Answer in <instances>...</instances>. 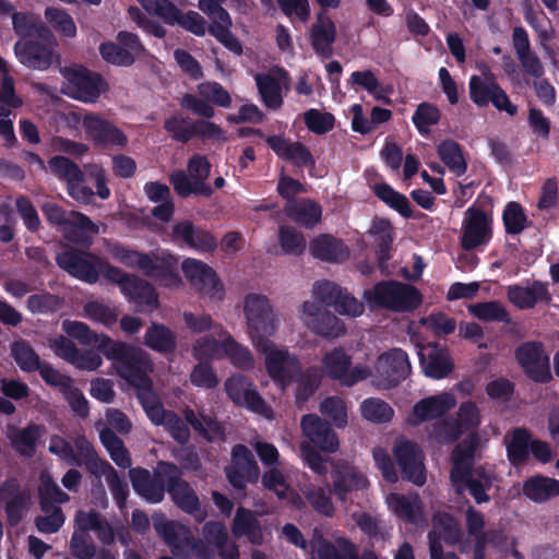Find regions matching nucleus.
Here are the masks:
<instances>
[{"mask_svg":"<svg viewBox=\"0 0 559 559\" xmlns=\"http://www.w3.org/2000/svg\"><path fill=\"white\" fill-rule=\"evenodd\" d=\"M105 356L114 361L118 374L135 389V396L141 406L157 396L150 377L153 364L145 352L123 342L114 341L105 352Z\"/></svg>","mask_w":559,"mask_h":559,"instance_id":"nucleus-1","label":"nucleus"},{"mask_svg":"<svg viewBox=\"0 0 559 559\" xmlns=\"http://www.w3.org/2000/svg\"><path fill=\"white\" fill-rule=\"evenodd\" d=\"M300 426L302 433L308 439L299 445L300 456L305 465L313 473L325 476L330 460L323 457L320 451L324 453L336 452L340 447L338 437L330 423L316 414L304 415Z\"/></svg>","mask_w":559,"mask_h":559,"instance_id":"nucleus-2","label":"nucleus"},{"mask_svg":"<svg viewBox=\"0 0 559 559\" xmlns=\"http://www.w3.org/2000/svg\"><path fill=\"white\" fill-rule=\"evenodd\" d=\"M370 309H385L393 312H413L423 302L421 293L403 282H376L371 289L364 292Z\"/></svg>","mask_w":559,"mask_h":559,"instance_id":"nucleus-3","label":"nucleus"},{"mask_svg":"<svg viewBox=\"0 0 559 559\" xmlns=\"http://www.w3.org/2000/svg\"><path fill=\"white\" fill-rule=\"evenodd\" d=\"M177 472V465L171 462L159 461L153 473L143 467L129 469V477L133 490L150 503H160L169 488V477Z\"/></svg>","mask_w":559,"mask_h":559,"instance_id":"nucleus-4","label":"nucleus"},{"mask_svg":"<svg viewBox=\"0 0 559 559\" xmlns=\"http://www.w3.org/2000/svg\"><path fill=\"white\" fill-rule=\"evenodd\" d=\"M55 46L53 36L47 31L36 37L17 40L14 44V55L26 68L44 71L59 61Z\"/></svg>","mask_w":559,"mask_h":559,"instance_id":"nucleus-5","label":"nucleus"},{"mask_svg":"<svg viewBox=\"0 0 559 559\" xmlns=\"http://www.w3.org/2000/svg\"><path fill=\"white\" fill-rule=\"evenodd\" d=\"M255 349L265 355V368L270 378L282 386L289 385L297 373H300V361L287 349H277L267 338H259L253 343Z\"/></svg>","mask_w":559,"mask_h":559,"instance_id":"nucleus-6","label":"nucleus"},{"mask_svg":"<svg viewBox=\"0 0 559 559\" xmlns=\"http://www.w3.org/2000/svg\"><path fill=\"white\" fill-rule=\"evenodd\" d=\"M514 358L525 376L533 382L546 384L552 381L550 357L546 353L543 342H522L514 350Z\"/></svg>","mask_w":559,"mask_h":559,"instance_id":"nucleus-7","label":"nucleus"},{"mask_svg":"<svg viewBox=\"0 0 559 559\" xmlns=\"http://www.w3.org/2000/svg\"><path fill=\"white\" fill-rule=\"evenodd\" d=\"M211 171V164L205 156L193 155L188 162V174L182 170L170 176L175 191L181 197L198 194L211 197L213 189L206 182Z\"/></svg>","mask_w":559,"mask_h":559,"instance_id":"nucleus-8","label":"nucleus"},{"mask_svg":"<svg viewBox=\"0 0 559 559\" xmlns=\"http://www.w3.org/2000/svg\"><path fill=\"white\" fill-rule=\"evenodd\" d=\"M57 263L70 276L81 280H96L99 276L115 280L119 275L118 270L110 266L107 262L94 255L73 250H66L58 254Z\"/></svg>","mask_w":559,"mask_h":559,"instance_id":"nucleus-9","label":"nucleus"},{"mask_svg":"<svg viewBox=\"0 0 559 559\" xmlns=\"http://www.w3.org/2000/svg\"><path fill=\"white\" fill-rule=\"evenodd\" d=\"M492 214L480 206H469L461 226L460 243L464 250H474L486 246L492 237Z\"/></svg>","mask_w":559,"mask_h":559,"instance_id":"nucleus-10","label":"nucleus"},{"mask_svg":"<svg viewBox=\"0 0 559 559\" xmlns=\"http://www.w3.org/2000/svg\"><path fill=\"white\" fill-rule=\"evenodd\" d=\"M225 391L231 402L264 418H273V409L246 376L234 374L225 381Z\"/></svg>","mask_w":559,"mask_h":559,"instance_id":"nucleus-11","label":"nucleus"},{"mask_svg":"<svg viewBox=\"0 0 559 559\" xmlns=\"http://www.w3.org/2000/svg\"><path fill=\"white\" fill-rule=\"evenodd\" d=\"M112 255L120 263L138 269L145 275L164 274L175 269L178 263V259L169 252L163 251L145 254L121 246L112 248Z\"/></svg>","mask_w":559,"mask_h":559,"instance_id":"nucleus-12","label":"nucleus"},{"mask_svg":"<svg viewBox=\"0 0 559 559\" xmlns=\"http://www.w3.org/2000/svg\"><path fill=\"white\" fill-rule=\"evenodd\" d=\"M457 495L467 491L477 504L490 501L489 491L497 480V474L492 467L480 464L476 468L464 472L450 478Z\"/></svg>","mask_w":559,"mask_h":559,"instance_id":"nucleus-13","label":"nucleus"},{"mask_svg":"<svg viewBox=\"0 0 559 559\" xmlns=\"http://www.w3.org/2000/svg\"><path fill=\"white\" fill-rule=\"evenodd\" d=\"M63 75L62 92L83 103H95L107 87L100 75L85 69H64Z\"/></svg>","mask_w":559,"mask_h":559,"instance_id":"nucleus-14","label":"nucleus"},{"mask_svg":"<svg viewBox=\"0 0 559 559\" xmlns=\"http://www.w3.org/2000/svg\"><path fill=\"white\" fill-rule=\"evenodd\" d=\"M393 456L403 480L416 486H423L426 483L425 456L417 443L408 439L396 440L393 447Z\"/></svg>","mask_w":559,"mask_h":559,"instance_id":"nucleus-15","label":"nucleus"},{"mask_svg":"<svg viewBox=\"0 0 559 559\" xmlns=\"http://www.w3.org/2000/svg\"><path fill=\"white\" fill-rule=\"evenodd\" d=\"M245 313L252 343L259 338H267L275 332V317L265 296L248 295L245 300Z\"/></svg>","mask_w":559,"mask_h":559,"instance_id":"nucleus-16","label":"nucleus"},{"mask_svg":"<svg viewBox=\"0 0 559 559\" xmlns=\"http://www.w3.org/2000/svg\"><path fill=\"white\" fill-rule=\"evenodd\" d=\"M312 293L324 306L333 307L341 316L357 318L365 311L364 304L336 282H317Z\"/></svg>","mask_w":559,"mask_h":559,"instance_id":"nucleus-17","label":"nucleus"},{"mask_svg":"<svg viewBox=\"0 0 559 559\" xmlns=\"http://www.w3.org/2000/svg\"><path fill=\"white\" fill-rule=\"evenodd\" d=\"M144 52L145 49L138 35L127 31L117 34V43L108 41L99 46V53L103 59L120 67L131 66Z\"/></svg>","mask_w":559,"mask_h":559,"instance_id":"nucleus-18","label":"nucleus"},{"mask_svg":"<svg viewBox=\"0 0 559 559\" xmlns=\"http://www.w3.org/2000/svg\"><path fill=\"white\" fill-rule=\"evenodd\" d=\"M332 492L341 502H346L349 493L362 490L368 486V479L362 472L347 461H331Z\"/></svg>","mask_w":559,"mask_h":559,"instance_id":"nucleus-19","label":"nucleus"},{"mask_svg":"<svg viewBox=\"0 0 559 559\" xmlns=\"http://www.w3.org/2000/svg\"><path fill=\"white\" fill-rule=\"evenodd\" d=\"M142 407L148 419L155 426H165L177 443L185 445L189 442L190 430L188 425L176 412L165 409L158 395Z\"/></svg>","mask_w":559,"mask_h":559,"instance_id":"nucleus-20","label":"nucleus"},{"mask_svg":"<svg viewBox=\"0 0 559 559\" xmlns=\"http://www.w3.org/2000/svg\"><path fill=\"white\" fill-rule=\"evenodd\" d=\"M322 364L329 378L338 380L341 384L346 386H353L369 374L366 368H350L352 358L341 347L325 354Z\"/></svg>","mask_w":559,"mask_h":559,"instance_id":"nucleus-21","label":"nucleus"},{"mask_svg":"<svg viewBox=\"0 0 559 559\" xmlns=\"http://www.w3.org/2000/svg\"><path fill=\"white\" fill-rule=\"evenodd\" d=\"M254 81L262 103L270 109L277 110L283 105V93L289 88V78L282 69H271L258 73Z\"/></svg>","mask_w":559,"mask_h":559,"instance_id":"nucleus-22","label":"nucleus"},{"mask_svg":"<svg viewBox=\"0 0 559 559\" xmlns=\"http://www.w3.org/2000/svg\"><path fill=\"white\" fill-rule=\"evenodd\" d=\"M412 367L407 354L401 348H392L380 355L377 373L385 388L397 386L411 373Z\"/></svg>","mask_w":559,"mask_h":559,"instance_id":"nucleus-23","label":"nucleus"},{"mask_svg":"<svg viewBox=\"0 0 559 559\" xmlns=\"http://www.w3.org/2000/svg\"><path fill=\"white\" fill-rule=\"evenodd\" d=\"M173 240L187 245L198 251H212L217 246V239L209 231L193 225L190 221H181L174 225Z\"/></svg>","mask_w":559,"mask_h":559,"instance_id":"nucleus-24","label":"nucleus"},{"mask_svg":"<svg viewBox=\"0 0 559 559\" xmlns=\"http://www.w3.org/2000/svg\"><path fill=\"white\" fill-rule=\"evenodd\" d=\"M181 469L177 466V472L169 477V493L174 503L187 514L198 515L201 513V503L198 495L191 485L181 478Z\"/></svg>","mask_w":559,"mask_h":559,"instance_id":"nucleus-25","label":"nucleus"},{"mask_svg":"<svg viewBox=\"0 0 559 559\" xmlns=\"http://www.w3.org/2000/svg\"><path fill=\"white\" fill-rule=\"evenodd\" d=\"M427 353H419V360L425 374L431 379L447 378L454 369L453 359L448 348L438 345L426 348Z\"/></svg>","mask_w":559,"mask_h":559,"instance_id":"nucleus-26","label":"nucleus"},{"mask_svg":"<svg viewBox=\"0 0 559 559\" xmlns=\"http://www.w3.org/2000/svg\"><path fill=\"white\" fill-rule=\"evenodd\" d=\"M454 405L449 394H438L418 401L412 411L409 423L417 426L424 421L442 417Z\"/></svg>","mask_w":559,"mask_h":559,"instance_id":"nucleus-27","label":"nucleus"},{"mask_svg":"<svg viewBox=\"0 0 559 559\" xmlns=\"http://www.w3.org/2000/svg\"><path fill=\"white\" fill-rule=\"evenodd\" d=\"M270 147L283 159L297 166L312 167L314 159L309 150L300 142H292L280 135H271L265 139Z\"/></svg>","mask_w":559,"mask_h":559,"instance_id":"nucleus-28","label":"nucleus"},{"mask_svg":"<svg viewBox=\"0 0 559 559\" xmlns=\"http://www.w3.org/2000/svg\"><path fill=\"white\" fill-rule=\"evenodd\" d=\"M135 305L136 311H152L158 306V295L152 282H112Z\"/></svg>","mask_w":559,"mask_h":559,"instance_id":"nucleus-29","label":"nucleus"},{"mask_svg":"<svg viewBox=\"0 0 559 559\" xmlns=\"http://www.w3.org/2000/svg\"><path fill=\"white\" fill-rule=\"evenodd\" d=\"M99 233V226L86 215L71 211L62 228V236L70 242L87 245Z\"/></svg>","mask_w":559,"mask_h":559,"instance_id":"nucleus-30","label":"nucleus"},{"mask_svg":"<svg viewBox=\"0 0 559 559\" xmlns=\"http://www.w3.org/2000/svg\"><path fill=\"white\" fill-rule=\"evenodd\" d=\"M480 439L476 431L464 438L452 451L450 478L476 468L475 456Z\"/></svg>","mask_w":559,"mask_h":559,"instance_id":"nucleus-31","label":"nucleus"},{"mask_svg":"<svg viewBox=\"0 0 559 559\" xmlns=\"http://www.w3.org/2000/svg\"><path fill=\"white\" fill-rule=\"evenodd\" d=\"M522 493L535 503H544L559 496V480L542 474L526 478Z\"/></svg>","mask_w":559,"mask_h":559,"instance_id":"nucleus-32","label":"nucleus"},{"mask_svg":"<svg viewBox=\"0 0 559 559\" xmlns=\"http://www.w3.org/2000/svg\"><path fill=\"white\" fill-rule=\"evenodd\" d=\"M62 328L68 336L79 341L84 346L95 347L105 356V352L110 347L114 341L106 334H97L90 326L80 321L66 320Z\"/></svg>","mask_w":559,"mask_h":559,"instance_id":"nucleus-33","label":"nucleus"},{"mask_svg":"<svg viewBox=\"0 0 559 559\" xmlns=\"http://www.w3.org/2000/svg\"><path fill=\"white\" fill-rule=\"evenodd\" d=\"M62 328L68 336L79 341L84 346L95 347L105 356V352L110 347L114 341L106 334H97L90 326L80 321L66 320Z\"/></svg>","mask_w":559,"mask_h":559,"instance_id":"nucleus-34","label":"nucleus"},{"mask_svg":"<svg viewBox=\"0 0 559 559\" xmlns=\"http://www.w3.org/2000/svg\"><path fill=\"white\" fill-rule=\"evenodd\" d=\"M310 253L322 261L342 262L349 257L348 248L331 235H320L309 246Z\"/></svg>","mask_w":559,"mask_h":559,"instance_id":"nucleus-35","label":"nucleus"},{"mask_svg":"<svg viewBox=\"0 0 559 559\" xmlns=\"http://www.w3.org/2000/svg\"><path fill=\"white\" fill-rule=\"evenodd\" d=\"M74 447L80 454L82 465L93 476L100 478L111 474L115 468L110 463L98 456L94 445L85 438V436H79L74 440Z\"/></svg>","mask_w":559,"mask_h":559,"instance_id":"nucleus-36","label":"nucleus"},{"mask_svg":"<svg viewBox=\"0 0 559 559\" xmlns=\"http://www.w3.org/2000/svg\"><path fill=\"white\" fill-rule=\"evenodd\" d=\"M335 37L336 28L333 21L328 15L320 13L310 31V39L316 52L324 57L330 56Z\"/></svg>","mask_w":559,"mask_h":559,"instance_id":"nucleus-37","label":"nucleus"},{"mask_svg":"<svg viewBox=\"0 0 559 559\" xmlns=\"http://www.w3.org/2000/svg\"><path fill=\"white\" fill-rule=\"evenodd\" d=\"M479 70L480 75H473L469 80V96L476 105L487 106L499 85L487 66H479Z\"/></svg>","mask_w":559,"mask_h":559,"instance_id":"nucleus-38","label":"nucleus"},{"mask_svg":"<svg viewBox=\"0 0 559 559\" xmlns=\"http://www.w3.org/2000/svg\"><path fill=\"white\" fill-rule=\"evenodd\" d=\"M231 532L234 536H247L249 542L253 545L262 544L261 525L253 511L239 507L236 511Z\"/></svg>","mask_w":559,"mask_h":559,"instance_id":"nucleus-39","label":"nucleus"},{"mask_svg":"<svg viewBox=\"0 0 559 559\" xmlns=\"http://www.w3.org/2000/svg\"><path fill=\"white\" fill-rule=\"evenodd\" d=\"M532 435L525 428H514L506 442L507 457L514 467L525 464L530 459Z\"/></svg>","mask_w":559,"mask_h":559,"instance_id":"nucleus-40","label":"nucleus"},{"mask_svg":"<svg viewBox=\"0 0 559 559\" xmlns=\"http://www.w3.org/2000/svg\"><path fill=\"white\" fill-rule=\"evenodd\" d=\"M144 344L154 352L171 354L177 348V337L168 326L153 322L145 332Z\"/></svg>","mask_w":559,"mask_h":559,"instance_id":"nucleus-41","label":"nucleus"},{"mask_svg":"<svg viewBox=\"0 0 559 559\" xmlns=\"http://www.w3.org/2000/svg\"><path fill=\"white\" fill-rule=\"evenodd\" d=\"M322 370L320 367L311 366L300 373H297L294 381H296L295 400L296 405L301 408L306 402L317 392L321 384Z\"/></svg>","mask_w":559,"mask_h":559,"instance_id":"nucleus-42","label":"nucleus"},{"mask_svg":"<svg viewBox=\"0 0 559 559\" xmlns=\"http://www.w3.org/2000/svg\"><path fill=\"white\" fill-rule=\"evenodd\" d=\"M547 294L546 285L543 282H533L531 287L512 285L508 288L509 300L520 309L533 308Z\"/></svg>","mask_w":559,"mask_h":559,"instance_id":"nucleus-43","label":"nucleus"},{"mask_svg":"<svg viewBox=\"0 0 559 559\" xmlns=\"http://www.w3.org/2000/svg\"><path fill=\"white\" fill-rule=\"evenodd\" d=\"M285 211L288 217L305 227H313L320 222L322 215L321 206L306 199L289 201Z\"/></svg>","mask_w":559,"mask_h":559,"instance_id":"nucleus-44","label":"nucleus"},{"mask_svg":"<svg viewBox=\"0 0 559 559\" xmlns=\"http://www.w3.org/2000/svg\"><path fill=\"white\" fill-rule=\"evenodd\" d=\"M442 538L447 544L456 545L463 537V532L459 521L450 513H440L433 519V531L428 534V538Z\"/></svg>","mask_w":559,"mask_h":559,"instance_id":"nucleus-45","label":"nucleus"},{"mask_svg":"<svg viewBox=\"0 0 559 559\" xmlns=\"http://www.w3.org/2000/svg\"><path fill=\"white\" fill-rule=\"evenodd\" d=\"M183 415L185 423L206 441L213 442L216 438L224 436V429L215 418L206 415H201L199 418L191 408L185 409Z\"/></svg>","mask_w":559,"mask_h":559,"instance_id":"nucleus-46","label":"nucleus"},{"mask_svg":"<svg viewBox=\"0 0 559 559\" xmlns=\"http://www.w3.org/2000/svg\"><path fill=\"white\" fill-rule=\"evenodd\" d=\"M308 325L314 334L326 338H338L346 334L345 322L330 311L311 319Z\"/></svg>","mask_w":559,"mask_h":559,"instance_id":"nucleus-47","label":"nucleus"},{"mask_svg":"<svg viewBox=\"0 0 559 559\" xmlns=\"http://www.w3.org/2000/svg\"><path fill=\"white\" fill-rule=\"evenodd\" d=\"M174 556L178 559H214L215 550L203 539L194 537L189 531Z\"/></svg>","mask_w":559,"mask_h":559,"instance_id":"nucleus-48","label":"nucleus"},{"mask_svg":"<svg viewBox=\"0 0 559 559\" xmlns=\"http://www.w3.org/2000/svg\"><path fill=\"white\" fill-rule=\"evenodd\" d=\"M389 503L397 518L411 524L418 523L421 514V506L417 496L411 498L405 495L393 493L390 497Z\"/></svg>","mask_w":559,"mask_h":559,"instance_id":"nucleus-49","label":"nucleus"},{"mask_svg":"<svg viewBox=\"0 0 559 559\" xmlns=\"http://www.w3.org/2000/svg\"><path fill=\"white\" fill-rule=\"evenodd\" d=\"M437 153L453 174L462 176L466 173L467 164L459 143L453 140L442 141L437 147Z\"/></svg>","mask_w":559,"mask_h":559,"instance_id":"nucleus-50","label":"nucleus"},{"mask_svg":"<svg viewBox=\"0 0 559 559\" xmlns=\"http://www.w3.org/2000/svg\"><path fill=\"white\" fill-rule=\"evenodd\" d=\"M11 356L19 368L24 372L38 371L45 362L40 360L39 355L25 340L14 341L11 344Z\"/></svg>","mask_w":559,"mask_h":559,"instance_id":"nucleus-51","label":"nucleus"},{"mask_svg":"<svg viewBox=\"0 0 559 559\" xmlns=\"http://www.w3.org/2000/svg\"><path fill=\"white\" fill-rule=\"evenodd\" d=\"M311 559H378V556L371 550L359 555L354 547L341 552L332 542L321 538Z\"/></svg>","mask_w":559,"mask_h":559,"instance_id":"nucleus-52","label":"nucleus"},{"mask_svg":"<svg viewBox=\"0 0 559 559\" xmlns=\"http://www.w3.org/2000/svg\"><path fill=\"white\" fill-rule=\"evenodd\" d=\"M40 437V426L28 424L26 427L17 430L12 437V447L20 455L32 457L35 454L36 444Z\"/></svg>","mask_w":559,"mask_h":559,"instance_id":"nucleus-53","label":"nucleus"},{"mask_svg":"<svg viewBox=\"0 0 559 559\" xmlns=\"http://www.w3.org/2000/svg\"><path fill=\"white\" fill-rule=\"evenodd\" d=\"M471 314L485 322L511 323L508 310L499 301H483L468 307Z\"/></svg>","mask_w":559,"mask_h":559,"instance_id":"nucleus-54","label":"nucleus"},{"mask_svg":"<svg viewBox=\"0 0 559 559\" xmlns=\"http://www.w3.org/2000/svg\"><path fill=\"white\" fill-rule=\"evenodd\" d=\"M38 496L40 510L45 513H48L50 508L56 507L55 503H67L70 500V496L61 490L49 476L41 477Z\"/></svg>","mask_w":559,"mask_h":559,"instance_id":"nucleus-55","label":"nucleus"},{"mask_svg":"<svg viewBox=\"0 0 559 559\" xmlns=\"http://www.w3.org/2000/svg\"><path fill=\"white\" fill-rule=\"evenodd\" d=\"M349 83L364 87L378 100H386L392 93V87L383 86L370 70L353 72Z\"/></svg>","mask_w":559,"mask_h":559,"instance_id":"nucleus-56","label":"nucleus"},{"mask_svg":"<svg viewBox=\"0 0 559 559\" xmlns=\"http://www.w3.org/2000/svg\"><path fill=\"white\" fill-rule=\"evenodd\" d=\"M360 409L365 419L377 424L389 423L394 416V409L390 404L377 397L366 399Z\"/></svg>","mask_w":559,"mask_h":559,"instance_id":"nucleus-57","label":"nucleus"},{"mask_svg":"<svg viewBox=\"0 0 559 559\" xmlns=\"http://www.w3.org/2000/svg\"><path fill=\"white\" fill-rule=\"evenodd\" d=\"M370 234L374 237V241L379 250V260L382 263L389 259V250L393 241V228L389 221L377 218L372 222Z\"/></svg>","mask_w":559,"mask_h":559,"instance_id":"nucleus-58","label":"nucleus"},{"mask_svg":"<svg viewBox=\"0 0 559 559\" xmlns=\"http://www.w3.org/2000/svg\"><path fill=\"white\" fill-rule=\"evenodd\" d=\"M47 22L63 37L73 38L76 36V26L69 13L57 8H47L45 10Z\"/></svg>","mask_w":559,"mask_h":559,"instance_id":"nucleus-59","label":"nucleus"},{"mask_svg":"<svg viewBox=\"0 0 559 559\" xmlns=\"http://www.w3.org/2000/svg\"><path fill=\"white\" fill-rule=\"evenodd\" d=\"M376 195L405 217L412 216L409 201L403 194L393 190L389 185L381 183L373 187Z\"/></svg>","mask_w":559,"mask_h":559,"instance_id":"nucleus-60","label":"nucleus"},{"mask_svg":"<svg viewBox=\"0 0 559 559\" xmlns=\"http://www.w3.org/2000/svg\"><path fill=\"white\" fill-rule=\"evenodd\" d=\"M12 24L14 32L21 38H33L48 31L45 26L37 23V19L33 14L23 12L13 13Z\"/></svg>","mask_w":559,"mask_h":559,"instance_id":"nucleus-61","label":"nucleus"},{"mask_svg":"<svg viewBox=\"0 0 559 559\" xmlns=\"http://www.w3.org/2000/svg\"><path fill=\"white\" fill-rule=\"evenodd\" d=\"M164 128L178 142L186 143L194 138V121L190 118L171 116L166 119Z\"/></svg>","mask_w":559,"mask_h":559,"instance_id":"nucleus-62","label":"nucleus"},{"mask_svg":"<svg viewBox=\"0 0 559 559\" xmlns=\"http://www.w3.org/2000/svg\"><path fill=\"white\" fill-rule=\"evenodd\" d=\"M322 415L330 418L337 428L347 425V407L345 402L338 396H328L320 404Z\"/></svg>","mask_w":559,"mask_h":559,"instance_id":"nucleus-63","label":"nucleus"},{"mask_svg":"<svg viewBox=\"0 0 559 559\" xmlns=\"http://www.w3.org/2000/svg\"><path fill=\"white\" fill-rule=\"evenodd\" d=\"M506 231L518 235L527 226V217L522 206L516 202H509L502 214Z\"/></svg>","mask_w":559,"mask_h":559,"instance_id":"nucleus-64","label":"nucleus"}]
</instances>
